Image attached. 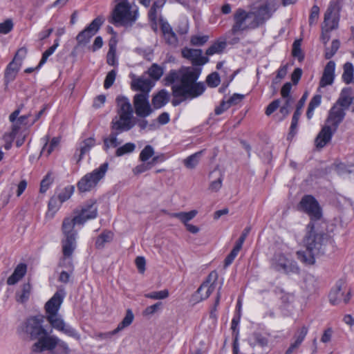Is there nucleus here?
Returning <instances> with one entry per match:
<instances>
[{
  "instance_id": "25",
  "label": "nucleus",
  "mask_w": 354,
  "mask_h": 354,
  "mask_svg": "<svg viewBox=\"0 0 354 354\" xmlns=\"http://www.w3.org/2000/svg\"><path fill=\"white\" fill-rule=\"evenodd\" d=\"M27 265L21 263L15 268L13 273L8 278L7 284L13 286L17 283L26 274Z\"/></svg>"
},
{
  "instance_id": "4",
  "label": "nucleus",
  "mask_w": 354,
  "mask_h": 354,
  "mask_svg": "<svg viewBox=\"0 0 354 354\" xmlns=\"http://www.w3.org/2000/svg\"><path fill=\"white\" fill-rule=\"evenodd\" d=\"M82 216H75L73 218H65L62 223V232L64 239L62 240V252L64 259L71 258L76 248V238L77 233L74 230L75 225H83L84 219Z\"/></svg>"
},
{
  "instance_id": "2",
  "label": "nucleus",
  "mask_w": 354,
  "mask_h": 354,
  "mask_svg": "<svg viewBox=\"0 0 354 354\" xmlns=\"http://www.w3.org/2000/svg\"><path fill=\"white\" fill-rule=\"evenodd\" d=\"M330 242L329 236L319 230L317 223L310 222L306 226V233L304 238L306 250L297 251V259L306 265H313L316 257L325 254L326 246Z\"/></svg>"
},
{
  "instance_id": "47",
  "label": "nucleus",
  "mask_w": 354,
  "mask_h": 354,
  "mask_svg": "<svg viewBox=\"0 0 354 354\" xmlns=\"http://www.w3.org/2000/svg\"><path fill=\"white\" fill-rule=\"evenodd\" d=\"M301 39H296L292 44V55L294 57L297 58L299 62L304 59V55L301 48Z\"/></svg>"
},
{
  "instance_id": "30",
  "label": "nucleus",
  "mask_w": 354,
  "mask_h": 354,
  "mask_svg": "<svg viewBox=\"0 0 354 354\" xmlns=\"http://www.w3.org/2000/svg\"><path fill=\"white\" fill-rule=\"evenodd\" d=\"M95 145V140L93 137L86 138L79 143L80 154L77 158V162L82 160L84 154L88 153Z\"/></svg>"
},
{
  "instance_id": "53",
  "label": "nucleus",
  "mask_w": 354,
  "mask_h": 354,
  "mask_svg": "<svg viewBox=\"0 0 354 354\" xmlns=\"http://www.w3.org/2000/svg\"><path fill=\"white\" fill-rule=\"evenodd\" d=\"M168 296L169 291L167 289L160 291L151 292L145 295L146 298H149L151 299H164L167 298Z\"/></svg>"
},
{
  "instance_id": "26",
  "label": "nucleus",
  "mask_w": 354,
  "mask_h": 354,
  "mask_svg": "<svg viewBox=\"0 0 354 354\" xmlns=\"http://www.w3.org/2000/svg\"><path fill=\"white\" fill-rule=\"evenodd\" d=\"M84 214V223L89 219L96 218L97 215V207L95 201L88 202L82 209L81 212L77 216H82Z\"/></svg>"
},
{
  "instance_id": "29",
  "label": "nucleus",
  "mask_w": 354,
  "mask_h": 354,
  "mask_svg": "<svg viewBox=\"0 0 354 354\" xmlns=\"http://www.w3.org/2000/svg\"><path fill=\"white\" fill-rule=\"evenodd\" d=\"M249 344L252 347L256 346L265 347L268 344V338L266 335L260 332H254L249 338Z\"/></svg>"
},
{
  "instance_id": "23",
  "label": "nucleus",
  "mask_w": 354,
  "mask_h": 354,
  "mask_svg": "<svg viewBox=\"0 0 354 354\" xmlns=\"http://www.w3.org/2000/svg\"><path fill=\"white\" fill-rule=\"evenodd\" d=\"M153 86L151 80L140 77L134 79L131 82V88L135 91H140L141 93H148Z\"/></svg>"
},
{
  "instance_id": "46",
  "label": "nucleus",
  "mask_w": 354,
  "mask_h": 354,
  "mask_svg": "<svg viewBox=\"0 0 354 354\" xmlns=\"http://www.w3.org/2000/svg\"><path fill=\"white\" fill-rule=\"evenodd\" d=\"M333 134H317L315 140V144L317 149L324 147L332 139Z\"/></svg>"
},
{
  "instance_id": "51",
  "label": "nucleus",
  "mask_w": 354,
  "mask_h": 354,
  "mask_svg": "<svg viewBox=\"0 0 354 354\" xmlns=\"http://www.w3.org/2000/svg\"><path fill=\"white\" fill-rule=\"evenodd\" d=\"M53 180L54 179L52 176V174L48 172L41 181L39 192L42 194L46 193L50 186L53 184Z\"/></svg>"
},
{
  "instance_id": "32",
  "label": "nucleus",
  "mask_w": 354,
  "mask_h": 354,
  "mask_svg": "<svg viewBox=\"0 0 354 354\" xmlns=\"http://www.w3.org/2000/svg\"><path fill=\"white\" fill-rule=\"evenodd\" d=\"M197 214L196 210H192L188 212H174V213H168V215L171 218H178L186 226L188 225V222L193 219Z\"/></svg>"
},
{
  "instance_id": "44",
  "label": "nucleus",
  "mask_w": 354,
  "mask_h": 354,
  "mask_svg": "<svg viewBox=\"0 0 354 354\" xmlns=\"http://www.w3.org/2000/svg\"><path fill=\"white\" fill-rule=\"evenodd\" d=\"M354 68L351 62H346L344 65V72L342 74L343 81L348 84L353 82Z\"/></svg>"
},
{
  "instance_id": "37",
  "label": "nucleus",
  "mask_w": 354,
  "mask_h": 354,
  "mask_svg": "<svg viewBox=\"0 0 354 354\" xmlns=\"http://www.w3.org/2000/svg\"><path fill=\"white\" fill-rule=\"evenodd\" d=\"M75 191V187L73 185H68L64 188L57 191L56 197L63 203L68 201L73 194Z\"/></svg>"
},
{
  "instance_id": "3",
  "label": "nucleus",
  "mask_w": 354,
  "mask_h": 354,
  "mask_svg": "<svg viewBox=\"0 0 354 354\" xmlns=\"http://www.w3.org/2000/svg\"><path fill=\"white\" fill-rule=\"evenodd\" d=\"M270 17L269 7L266 3L259 6L255 10L249 12L239 8L234 13V24L231 32L235 35L240 32L255 29L264 24Z\"/></svg>"
},
{
  "instance_id": "61",
  "label": "nucleus",
  "mask_w": 354,
  "mask_h": 354,
  "mask_svg": "<svg viewBox=\"0 0 354 354\" xmlns=\"http://www.w3.org/2000/svg\"><path fill=\"white\" fill-rule=\"evenodd\" d=\"M162 306V303L159 301L151 306H147L143 311V315L145 316L151 315L159 310Z\"/></svg>"
},
{
  "instance_id": "24",
  "label": "nucleus",
  "mask_w": 354,
  "mask_h": 354,
  "mask_svg": "<svg viewBox=\"0 0 354 354\" xmlns=\"http://www.w3.org/2000/svg\"><path fill=\"white\" fill-rule=\"evenodd\" d=\"M353 94L352 88L350 87L344 88L339 95L338 99L335 102V104L344 110L348 109L351 106V95Z\"/></svg>"
},
{
  "instance_id": "57",
  "label": "nucleus",
  "mask_w": 354,
  "mask_h": 354,
  "mask_svg": "<svg viewBox=\"0 0 354 354\" xmlns=\"http://www.w3.org/2000/svg\"><path fill=\"white\" fill-rule=\"evenodd\" d=\"M207 84L210 87H216L221 82L219 75L217 72L209 74L206 79Z\"/></svg>"
},
{
  "instance_id": "58",
  "label": "nucleus",
  "mask_w": 354,
  "mask_h": 354,
  "mask_svg": "<svg viewBox=\"0 0 354 354\" xmlns=\"http://www.w3.org/2000/svg\"><path fill=\"white\" fill-rule=\"evenodd\" d=\"M27 55V50L26 48H19L16 53L15 57L12 62H15L18 66H21L23 59Z\"/></svg>"
},
{
  "instance_id": "14",
  "label": "nucleus",
  "mask_w": 354,
  "mask_h": 354,
  "mask_svg": "<svg viewBox=\"0 0 354 354\" xmlns=\"http://www.w3.org/2000/svg\"><path fill=\"white\" fill-rule=\"evenodd\" d=\"M346 286L342 280L336 282L335 286L331 289L328 298L333 305H339L341 303L348 304L351 298V291L349 290L346 293Z\"/></svg>"
},
{
  "instance_id": "63",
  "label": "nucleus",
  "mask_w": 354,
  "mask_h": 354,
  "mask_svg": "<svg viewBox=\"0 0 354 354\" xmlns=\"http://www.w3.org/2000/svg\"><path fill=\"white\" fill-rule=\"evenodd\" d=\"M13 28L12 21L10 19H8L3 23L0 24V33L1 34H7Z\"/></svg>"
},
{
  "instance_id": "10",
  "label": "nucleus",
  "mask_w": 354,
  "mask_h": 354,
  "mask_svg": "<svg viewBox=\"0 0 354 354\" xmlns=\"http://www.w3.org/2000/svg\"><path fill=\"white\" fill-rule=\"evenodd\" d=\"M299 209L310 216V222L317 223L322 216L318 202L310 195H306L301 198L299 204Z\"/></svg>"
},
{
  "instance_id": "8",
  "label": "nucleus",
  "mask_w": 354,
  "mask_h": 354,
  "mask_svg": "<svg viewBox=\"0 0 354 354\" xmlns=\"http://www.w3.org/2000/svg\"><path fill=\"white\" fill-rule=\"evenodd\" d=\"M44 317L42 315L33 316L28 318L21 326L20 329L28 335L31 339H39L45 336H49L44 328Z\"/></svg>"
},
{
  "instance_id": "42",
  "label": "nucleus",
  "mask_w": 354,
  "mask_h": 354,
  "mask_svg": "<svg viewBox=\"0 0 354 354\" xmlns=\"http://www.w3.org/2000/svg\"><path fill=\"white\" fill-rule=\"evenodd\" d=\"M50 138L48 135L45 136L44 140L46 141V143L43 147V151H46L48 154H50L59 145L60 142L59 136L53 138L48 144V142L50 141Z\"/></svg>"
},
{
  "instance_id": "41",
  "label": "nucleus",
  "mask_w": 354,
  "mask_h": 354,
  "mask_svg": "<svg viewBox=\"0 0 354 354\" xmlns=\"http://www.w3.org/2000/svg\"><path fill=\"white\" fill-rule=\"evenodd\" d=\"M226 47V42L225 41H216L212 44L206 50L207 55H213L218 54L223 51Z\"/></svg>"
},
{
  "instance_id": "21",
  "label": "nucleus",
  "mask_w": 354,
  "mask_h": 354,
  "mask_svg": "<svg viewBox=\"0 0 354 354\" xmlns=\"http://www.w3.org/2000/svg\"><path fill=\"white\" fill-rule=\"evenodd\" d=\"M118 114L133 118V110L129 100L124 96H118L116 98Z\"/></svg>"
},
{
  "instance_id": "49",
  "label": "nucleus",
  "mask_w": 354,
  "mask_h": 354,
  "mask_svg": "<svg viewBox=\"0 0 354 354\" xmlns=\"http://www.w3.org/2000/svg\"><path fill=\"white\" fill-rule=\"evenodd\" d=\"M215 286L216 285L214 284L207 286V287H205L204 290V294H202L201 292V294L198 295V297H195V294L192 296L193 301L196 303H198L203 300L207 299L212 294V292L214 290Z\"/></svg>"
},
{
  "instance_id": "60",
  "label": "nucleus",
  "mask_w": 354,
  "mask_h": 354,
  "mask_svg": "<svg viewBox=\"0 0 354 354\" xmlns=\"http://www.w3.org/2000/svg\"><path fill=\"white\" fill-rule=\"evenodd\" d=\"M115 77L116 72L115 70H112L108 73L104 82V87L106 89L110 88L113 84L115 80Z\"/></svg>"
},
{
  "instance_id": "15",
  "label": "nucleus",
  "mask_w": 354,
  "mask_h": 354,
  "mask_svg": "<svg viewBox=\"0 0 354 354\" xmlns=\"http://www.w3.org/2000/svg\"><path fill=\"white\" fill-rule=\"evenodd\" d=\"M20 112L21 108L19 107L13 111L9 116V120L12 124V133L20 129H26L32 126L35 122V120L32 119L31 114L19 117Z\"/></svg>"
},
{
  "instance_id": "17",
  "label": "nucleus",
  "mask_w": 354,
  "mask_h": 354,
  "mask_svg": "<svg viewBox=\"0 0 354 354\" xmlns=\"http://www.w3.org/2000/svg\"><path fill=\"white\" fill-rule=\"evenodd\" d=\"M66 297L64 288L58 289L53 296L46 303L44 309L46 315H51L59 313L61 306Z\"/></svg>"
},
{
  "instance_id": "12",
  "label": "nucleus",
  "mask_w": 354,
  "mask_h": 354,
  "mask_svg": "<svg viewBox=\"0 0 354 354\" xmlns=\"http://www.w3.org/2000/svg\"><path fill=\"white\" fill-rule=\"evenodd\" d=\"M46 318L50 326L55 330L75 339H80V335L77 330L70 324L66 323L59 313L46 315Z\"/></svg>"
},
{
  "instance_id": "1",
  "label": "nucleus",
  "mask_w": 354,
  "mask_h": 354,
  "mask_svg": "<svg viewBox=\"0 0 354 354\" xmlns=\"http://www.w3.org/2000/svg\"><path fill=\"white\" fill-rule=\"evenodd\" d=\"M201 72L200 68L194 67H181L178 71L171 70L165 77V84L169 85L180 81V84L172 86L175 97L191 99L197 97L205 90L203 82H196Z\"/></svg>"
},
{
  "instance_id": "6",
  "label": "nucleus",
  "mask_w": 354,
  "mask_h": 354,
  "mask_svg": "<svg viewBox=\"0 0 354 354\" xmlns=\"http://www.w3.org/2000/svg\"><path fill=\"white\" fill-rule=\"evenodd\" d=\"M138 17V10L132 9L127 1L118 3L113 12L112 23L117 25H132Z\"/></svg>"
},
{
  "instance_id": "56",
  "label": "nucleus",
  "mask_w": 354,
  "mask_h": 354,
  "mask_svg": "<svg viewBox=\"0 0 354 354\" xmlns=\"http://www.w3.org/2000/svg\"><path fill=\"white\" fill-rule=\"evenodd\" d=\"M106 62L108 64L111 66H115L116 64V48L113 44H109V50L107 53Z\"/></svg>"
},
{
  "instance_id": "50",
  "label": "nucleus",
  "mask_w": 354,
  "mask_h": 354,
  "mask_svg": "<svg viewBox=\"0 0 354 354\" xmlns=\"http://www.w3.org/2000/svg\"><path fill=\"white\" fill-rule=\"evenodd\" d=\"M154 155V149L152 146L148 145L141 151L139 159L140 161L145 162L149 160Z\"/></svg>"
},
{
  "instance_id": "27",
  "label": "nucleus",
  "mask_w": 354,
  "mask_h": 354,
  "mask_svg": "<svg viewBox=\"0 0 354 354\" xmlns=\"http://www.w3.org/2000/svg\"><path fill=\"white\" fill-rule=\"evenodd\" d=\"M330 17V12H326L324 14V19L322 26V32L321 39L326 44L330 39V32L335 28V23L333 22V25H329L328 21Z\"/></svg>"
},
{
  "instance_id": "20",
  "label": "nucleus",
  "mask_w": 354,
  "mask_h": 354,
  "mask_svg": "<svg viewBox=\"0 0 354 354\" xmlns=\"http://www.w3.org/2000/svg\"><path fill=\"white\" fill-rule=\"evenodd\" d=\"M335 63L329 61L324 67L322 76L319 81V87L324 88L333 83L335 78Z\"/></svg>"
},
{
  "instance_id": "31",
  "label": "nucleus",
  "mask_w": 354,
  "mask_h": 354,
  "mask_svg": "<svg viewBox=\"0 0 354 354\" xmlns=\"http://www.w3.org/2000/svg\"><path fill=\"white\" fill-rule=\"evenodd\" d=\"M20 67V66L15 64V62H11L9 63L6 68L4 74V81L6 85L15 79Z\"/></svg>"
},
{
  "instance_id": "33",
  "label": "nucleus",
  "mask_w": 354,
  "mask_h": 354,
  "mask_svg": "<svg viewBox=\"0 0 354 354\" xmlns=\"http://www.w3.org/2000/svg\"><path fill=\"white\" fill-rule=\"evenodd\" d=\"M31 286L29 283H24L21 290L17 291L15 294L16 301L19 303L26 302L30 295Z\"/></svg>"
},
{
  "instance_id": "55",
  "label": "nucleus",
  "mask_w": 354,
  "mask_h": 354,
  "mask_svg": "<svg viewBox=\"0 0 354 354\" xmlns=\"http://www.w3.org/2000/svg\"><path fill=\"white\" fill-rule=\"evenodd\" d=\"M17 134H3L0 142L1 145L3 144V147L6 150H9L12 147V143L15 140Z\"/></svg>"
},
{
  "instance_id": "9",
  "label": "nucleus",
  "mask_w": 354,
  "mask_h": 354,
  "mask_svg": "<svg viewBox=\"0 0 354 354\" xmlns=\"http://www.w3.org/2000/svg\"><path fill=\"white\" fill-rule=\"evenodd\" d=\"M270 263L274 270L286 274L298 273L299 271L297 262L281 252H276Z\"/></svg>"
},
{
  "instance_id": "48",
  "label": "nucleus",
  "mask_w": 354,
  "mask_h": 354,
  "mask_svg": "<svg viewBox=\"0 0 354 354\" xmlns=\"http://www.w3.org/2000/svg\"><path fill=\"white\" fill-rule=\"evenodd\" d=\"M136 149V145L132 142H127L118 147L115 151L116 156H122L132 153Z\"/></svg>"
},
{
  "instance_id": "35",
  "label": "nucleus",
  "mask_w": 354,
  "mask_h": 354,
  "mask_svg": "<svg viewBox=\"0 0 354 354\" xmlns=\"http://www.w3.org/2000/svg\"><path fill=\"white\" fill-rule=\"evenodd\" d=\"M62 205V203L59 198H57L55 195H53L49 200L46 216L53 218L55 213L59 209Z\"/></svg>"
},
{
  "instance_id": "36",
  "label": "nucleus",
  "mask_w": 354,
  "mask_h": 354,
  "mask_svg": "<svg viewBox=\"0 0 354 354\" xmlns=\"http://www.w3.org/2000/svg\"><path fill=\"white\" fill-rule=\"evenodd\" d=\"M218 279V273L216 271L214 270L212 271L209 275L207 276V279L202 283V284L199 286L196 292H195V297H198L199 294L201 293L202 291H203L208 285L214 284L216 285V282Z\"/></svg>"
},
{
  "instance_id": "64",
  "label": "nucleus",
  "mask_w": 354,
  "mask_h": 354,
  "mask_svg": "<svg viewBox=\"0 0 354 354\" xmlns=\"http://www.w3.org/2000/svg\"><path fill=\"white\" fill-rule=\"evenodd\" d=\"M164 39L167 44H168L170 46H176L178 44V38L174 31L164 35Z\"/></svg>"
},
{
  "instance_id": "18",
  "label": "nucleus",
  "mask_w": 354,
  "mask_h": 354,
  "mask_svg": "<svg viewBox=\"0 0 354 354\" xmlns=\"http://www.w3.org/2000/svg\"><path fill=\"white\" fill-rule=\"evenodd\" d=\"M202 54L201 49L184 48L182 50L183 57L190 60L194 66H202L209 62L208 57L203 56Z\"/></svg>"
},
{
  "instance_id": "5",
  "label": "nucleus",
  "mask_w": 354,
  "mask_h": 354,
  "mask_svg": "<svg viewBox=\"0 0 354 354\" xmlns=\"http://www.w3.org/2000/svg\"><path fill=\"white\" fill-rule=\"evenodd\" d=\"M44 351H49L50 354H69L71 351L67 343L55 335L39 338L32 346L33 353H40Z\"/></svg>"
},
{
  "instance_id": "28",
  "label": "nucleus",
  "mask_w": 354,
  "mask_h": 354,
  "mask_svg": "<svg viewBox=\"0 0 354 354\" xmlns=\"http://www.w3.org/2000/svg\"><path fill=\"white\" fill-rule=\"evenodd\" d=\"M169 100V94L165 90L162 89L152 98V104L155 109H160L164 106Z\"/></svg>"
},
{
  "instance_id": "59",
  "label": "nucleus",
  "mask_w": 354,
  "mask_h": 354,
  "mask_svg": "<svg viewBox=\"0 0 354 354\" xmlns=\"http://www.w3.org/2000/svg\"><path fill=\"white\" fill-rule=\"evenodd\" d=\"M208 39L207 35H194L192 37L190 42L193 46H201L204 45L208 41Z\"/></svg>"
},
{
  "instance_id": "38",
  "label": "nucleus",
  "mask_w": 354,
  "mask_h": 354,
  "mask_svg": "<svg viewBox=\"0 0 354 354\" xmlns=\"http://www.w3.org/2000/svg\"><path fill=\"white\" fill-rule=\"evenodd\" d=\"M113 237V234L110 231H106L100 234L95 241V247L97 249L104 248L106 243H110Z\"/></svg>"
},
{
  "instance_id": "22",
  "label": "nucleus",
  "mask_w": 354,
  "mask_h": 354,
  "mask_svg": "<svg viewBox=\"0 0 354 354\" xmlns=\"http://www.w3.org/2000/svg\"><path fill=\"white\" fill-rule=\"evenodd\" d=\"M133 118L126 116H115L112 120V128L115 131H127L133 126Z\"/></svg>"
},
{
  "instance_id": "16",
  "label": "nucleus",
  "mask_w": 354,
  "mask_h": 354,
  "mask_svg": "<svg viewBox=\"0 0 354 354\" xmlns=\"http://www.w3.org/2000/svg\"><path fill=\"white\" fill-rule=\"evenodd\" d=\"M149 95L147 93H138L134 95L133 105L136 114L140 118H146L152 113L149 102Z\"/></svg>"
},
{
  "instance_id": "54",
  "label": "nucleus",
  "mask_w": 354,
  "mask_h": 354,
  "mask_svg": "<svg viewBox=\"0 0 354 354\" xmlns=\"http://www.w3.org/2000/svg\"><path fill=\"white\" fill-rule=\"evenodd\" d=\"M340 46V42L337 39H334L332 41L330 48H326L325 50V58L327 59H330L336 53Z\"/></svg>"
},
{
  "instance_id": "7",
  "label": "nucleus",
  "mask_w": 354,
  "mask_h": 354,
  "mask_svg": "<svg viewBox=\"0 0 354 354\" xmlns=\"http://www.w3.org/2000/svg\"><path fill=\"white\" fill-rule=\"evenodd\" d=\"M109 168V163L104 162L98 168L84 175L77 183V189L80 192L91 191L105 176Z\"/></svg>"
},
{
  "instance_id": "34",
  "label": "nucleus",
  "mask_w": 354,
  "mask_h": 354,
  "mask_svg": "<svg viewBox=\"0 0 354 354\" xmlns=\"http://www.w3.org/2000/svg\"><path fill=\"white\" fill-rule=\"evenodd\" d=\"M203 152L204 150L197 151L184 159L183 164L185 167L189 169H194L198 165Z\"/></svg>"
},
{
  "instance_id": "62",
  "label": "nucleus",
  "mask_w": 354,
  "mask_h": 354,
  "mask_svg": "<svg viewBox=\"0 0 354 354\" xmlns=\"http://www.w3.org/2000/svg\"><path fill=\"white\" fill-rule=\"evenodd\" d=\"M150 169H151V164L149 162H142V164L137 165L133 169V171L134 174L138 175V174H142V173L149 170Z\"/></svg>"
},
{
  "instance_id": "45",
  "label": "nucleus",
  "mask_w": 354,
  "mask_h": 354,
  "mask_svg": "<svg viewBox=\"0 0 354 354\" xmlns=\"http://www.w3.org/2000/svg\"><path fill=\"white\" fill-rule=\"evenodd\" d=\"M59 40L58 39H55L54 41V44L48 48L42 55L41 59L38 64V66L36 67V68H41L47 61L48 57H50L51 55L53 54V53L55 51L56 48L59 46Z\"/></svg>"
},
{
  "instance_id": "11",
  "label": "nucleus",
  "mask_w": 354,
  "mask_h": 354,
  "mask_svg": "<svg viewBox=\"0 0 354 354\" xmlns=\"http://www.w3.org/2000/svg\"><path fill=\"white\" fill-rule=\"evenodd\" d=\"M346 115V110L335 104L329 111L326 123L319 133H334Z\"/></svg>"
},
{
  "instance_id": "43",
  "label": "nucleus",
  "mask_w": 354,
  "mask_h": 354,
  "mask_svg": "<svg viewBox=\"0 0 354 354\" xmlns=\"http://www.w3.org/2000/svg\"><path fill=\"white\" fill-rule=\"evenodd\" d=\"M164 73V68L157 64H153L148 69L147 74L155 81L160 79Z\"/></svg>"
},
{
  "instance_id": "52",
  "label": "nucleus",
  "mask_w": 354,
  "mask_h": 354,
  "mask_svg": "<svg viewBox=\"0 0 354 354\" xmlns=\"http://www.w3.org/2000/svg\"><path fill=\"white\" fill-rule=\"evenodd\" d=\"M103 140V148L105 151H107L110 148H115L120 144V142L118 140L117 138L113 134L109 137L104 138Z\"/></svg>"
},
{
  "instance_id": "13",
  "label": "nucleus",
  "mask_w": 354,
  "mask_h": 354,
  "mask_svg": "<svg viewBox=\"0 0 354 354\" xmlns=\"http://www.w3.org/2000/svg\"><path fill=\"white\" fill-rule=\"evenodd\" d=\"M104 22V19L102 16H98L94 19L76 36L77 46H85L90 41L91 38L98 32Z\"/></svg>"
},
{
  "instance_id": "39",
  "label": "nucleus",
  "mask_w": 354,
  "mask_h": 354,
  "mask_svg": "<svg viewBox=\"0 0 354 354\" xmlns=\"http://www.w3.org/2000/svg\"><path fill=\"white\" fill-rule=\"evenodd\" d=\"M322 102V95L319 94L314 95L310 100L308 109L306 111V116L308 119H311L314 114V110L318 107Z\"/></svg>"
},
{
  "instance_id": "19",
  "label": "nucleus",
  "mask_w": 354,
  "mask_h": 354,
  "mask_svg": "<svg viewBox=\"0 0 354 354\" xmlns=\"http://www.w3.org/2000/svg\"><path fill=\"white\" fill-rule=\"evenodd\" d=\"M133 319L134 315L132 310L131 309H128L126 312L125 317L122 319V322L118 324L116 328L109 333H101L100 334V337L101 338L111 337L112 335L117 334L120 331L130 326L132 324Z\"/></svg>"
},
{
  "instance_id": "40",
  "label": "nucleus",
  "mask_w": 354,
  "mask_h": 354,
  "mask_svg": "<svg viewBox=\"0 0 354 354\" xmlns=\"http://www.w3.org/2000/svg\"><path fill=\"white\" fill-rule=\"evenodd\" d=\"M214 174H218L217 178L214 180H212L209 186V189L212 192H218L222 187V183L223 180V174L219 170H214L209 174V177Z\"/></svg>"
}]
</instances>
